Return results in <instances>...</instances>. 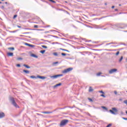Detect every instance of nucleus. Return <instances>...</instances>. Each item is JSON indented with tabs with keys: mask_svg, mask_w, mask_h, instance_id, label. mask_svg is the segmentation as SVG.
<instances>
[{
	"mask_svg": "<svg viewBox=\"0 0 127 127\" xmlns=\"http://www.w3.org/2000/svg\"><path fill=\"white\" fill-rule=\"evenodd\" d=\"M60 50H63V51H66V52H69V51L68 50L64 49L61 48Z\"/></svg>",
	"mask_w": 127,
	"mask_h": 127,
	"instance_id": "18",
	"label": "nucleus"
},
{
	"mask_svg": "<svg viewBox=\"0 0 127 127\" xmlns=\"http://www.w3.org/2000/svg\"><path fill=\"white\" fill-rule=\"evenodd\" d=\"M69 123V120H63L60 124V127H64V126H66L67 124Z\"/></svg>",
	"mask_w": 127,
	"mask_h": 127,
	"instance_id": "2",
	"label": "nucleus"
},
{
	"mask_svg": "<svg viewBox=\"0 0 127 127\" xmlns=\"http://www.w3.org/2000/svg\"><path fill=\"white\" fill-rule=\"evenodd\" d=\"M43 114H52V112H43Z\"/></svg>",
	"mask_w": 127,
	"mask_h": 127,
	"instance_id": "16",
	"label": "nucleus"
},
{
	"mask_svg": "<svg viewBox=\"0 0 127 127\" xmlns=\"http://www.w3.org/2000/svg\"><path fill=\"white\" fill-rule=\"evenodd\" d=\"M73 70V68L72 67H69L68 68H66L63 71V73L64 74H66V73H68L69 72H71Z\"/></svg>",
	"mask_w": 127,
	"mask_h": 127,
	"instance_id": "4",
	"label": "nucleus"
},
{
	"mask_svg": "<svg viewBox=\"0 0 127 127\" xmlns=\"http://www.w3.org/2000/svg\"><path fill=\"white\" fill-rule=\"evenodd\" d=\"M119 101H122V99H120Z\"/></svg>",
	"mask_w": 127,
	"mask_h": 127,
	"instance_id": "63",
	"label": "nucleus"
},
{
	"mask_svg": "<svg viewBox=\"0 0 127 127\" xmlns=\"http://www.w3.org/2000/svg\"><path fill=\"white\" fill-rule=\"evenodd\" d=\"M23 72H24V73H25L26 74H29V70H26L24 69L23 70Z\"/></svg>",
	"mask_w": 127,
	"mask_h": 127,
	"instance_id": "13",
	"label": "nucleus"
},
{
	"mask_svg": "<svg viewBox=\"0 0 127 127\" xmlns=\"http://www.w3.org/2000/svg\"><path fill=\"white\" fill-rule=\"evenodd\" d=\"M30 56L31 57H33L34 58H38V56L34 54H31Z\"/></svg>",
	"mask_w": 127,
	"mask_h": 127,
	"instance_id": "9",
	"label": "nucleus"
},
{
	"mask_svg": "<svg viewBox=\"0 0 127 127\" xmlns=\"http://www.w3.org/2000/svg\"><path fill=\"white\" fill-rule=\"evenodd\" d=\"M124 104H126L127 106V100L124 101Z\"/></svg>",
	"mask_w": 127,
	"mask_h": 127,
	"instance_id": "32",
	"label": "nucleus"
},
{
	"mask_svg": "<svg viewBox=\"0 0 127 127\" xmlns=\"http://www.w3.org/2000/svg\"><path fill=\"white\" fill-rule=\"evenodd\" d=\"M29 47H32V48H33V47H35V46L33 45H31V44H29L28 46Z\"/></svg>",
	"mask_w": 127,
	"mask_h": 127,
	"instance_id": "20",
	"label": "nucleus"
},
{
	"mask_svg": "<svg viewBox=\"0 0 127 127\" xmlns=\"http://www.w3.org/2000/svg\"><path fill=\"white\" fill-rule=\"evenodd\" d=\"M29 44L27 43H25V45H26V46H28Z\"/></svg>",
	"mask_w": 127,
	"mask_h": 127,
	"instance_id": "46",
	"label": "nucleus"
},
{
	"mask_svg": "<svg viewBox=\"0 0 127 127\" xmlns=\"http://www.w3.org/2000/svg\"><path fill=\"white\" fill-rule=\"evenodd\" d=\"M122 119L123 120H125V121H127V118H126L123 117V118H122Z\"/></svg>",
	"mask_w": 127,
	"mask_h": 127,
	"instance_id": "42",
	"label": "nucleus"
},
{
	"mask_svg": "<svg viewBox=\"0 0 127 127\" xmlns=\"http://www.w3.org/2000/svg\"><path fill=\"white\" fill-rule=\"evenodd\" d=\"M17 27H18V28H21V26H20L17 25Z\"/></svg>",
	"mask_w": 127,
	"mask_h": 127,
	"instance_id": "49",
	"label": "nucleus"
},
{
	"mask_svg": "<svg viewBox=\"0 0 127 127\" xmlns=\"http://www.w3.org/2000/svg\"><path fill=\"white\" fill-rule=\"evenodd\" d=\"M49 32V31H46L45 32V33H48Z\"/></svg>",
	"mask_w": 127,
	"mask_h": 127,
	"instance_id": "53",
	"label": "nucleus"
},
{
	"mask_svg": "<svg viewBox=\"0 0 127 127\" xmlns=\"http://www.w3.org/2000/svg\"><path fill=\"white\" fill-rule=\"evenodd\" d=\"M119 10L118 9H115V11H118Z\"/></svg>",
	"mask_w": 127,
	"mask_h": 127,
	"instance_id": "54",
	"label": "nucleus"
},
{
	"mask_svg": "<svg viewBox=\"0 0 127 127\" xmlns=\"http://www.w3.org/2000/svg\"><path fill=\"white\" fill-rule=\"evenodd\" d=\"M62 56H66L67 55V54H66L65 53H62Z\"/></svg>",
	"mask_w": 127,
	"mask_h": 127,
	"instance_id": "27",
	"label": "nucleus"
},
{
	"mask_svg": "<svg viewBox=\"0 0 127 127\" xmlns=\"http://www.w3.org/2000/svg\"><path fill=\"white\" fill-rule=\"evenodd\" d=\"M16 17H17V15L15 14L13 16V19H14L16 18Z\"/></svg>",
	"mask_w": 127,
	"mask_h": 127,
	"instance_id": "25",
	"label": "nucleus"
},
{
	"mask_svg": "<svg viewBox=\"0 0 127 127\" xmlns=\"http://www.w3.org/2000/svg\"><path fill=\"white\" fill-rule=\"evenodd\" d=\"M49 1H51V2H53V3H56V1L53 0H49Z\"/></svg>",
	"mask_w": 127,
	"mask_h": 127,
	"instance_id": "23",
	"label": "nucleus"
},
{
	"mask_svg": "<svg viewBox=\"0 0 127 127\" xmlns=\"http://www.w3.org/2000/svg\"><path fill=\"white\" fill-rule=\"evenodd\" d=\"M29 32H25V33H23V34H29Z\"/></svg>",
	"mask_w": 127,
	"mask_h": 127,
	"instance_id": "44",
	"label": "nucleus"
},
{
	"mask_svg": "<svg viewBox=\"0 0 127 127\" xmlns=\"http://www.w3.org/2000/svg\"><path fill=\"white\" fill-rule=\"evenodd\" d=\"M99 93H101V94H105V92H104V91H103L102 90L99 91Z\"/></svg>",
	"mask_w": 127,
	"mask_h": 127,
	"instance_id": "36",
	"label": "nucleus"
},
{
	"mask_svg": "<svg viewBox=\"0 0 127 127\" xmlns=\"http://www.w3.org/2000/svg\"><path fill=\"white\" fill-rule=\"evenodd\" d=\"M42 47L43 48H45V49H47V46H44V45H42Z\"/></svg>",
	"mask_w": 127,
	"mask_h": 127,
	"instance_id": "26",
	"label": "nucleus"
},
{
	"mask_svg": "<svg viewBox=\"0 0 127 127\" xmlns=\"http://www.w3.org/2000/svg\"><path fill=\"white\" fill-rule=\"evenodd\" d=\"M102 109H104V110H108V109L106 108V107H105V106H102Z\"/></svg>",
	"mask_w": 127,
	"mask_h": 127,
	"instance_id": "30",
	"label": "nucleus"
},
{
	"mask_svg": "<svg viewBox=\"0 0 127 127\" xmlns=\"http://www.w3.org/2000/svg\"><path fill=\"white\" fill-rule=\"evenodd\" d=\"M110 43H111V44H114V43H113V42Z\"/></svg>",
	"mask_w": 127,
	"mask_h": 127,
	"instance_id": "61",
	"label": "nucleus"
},
{
	"mask_svg": "<svg viewBox=\"0 0 127 127\" xmlns=\"http://www.w3.org/2000/svg\"><path fill=\"white\" fill-rule=\"evenodd\" d=\"M93 91H94V89L92 88V86H90L89 88V92L91 93V92H93Z\"/></svg>",
	"mask_w": 127,
	"mask_h": 127,
	"instance_id": "12",
	"label": "nucleus"
},
{
	"mask_svg": "<svg viewBox=\"0 0 127 127\" xmlns=\"http://www.w3.org/2000/svg\"><path fill=\"white\" fill-rule=\"evenodd\" d=\"M30 78H31L32 79H37V76H35L34 75H31L30 76Z\"/></svg>",
	"mask_w": 127,
	"mask_h": 127,
	"instance_id": "14",
	"label": "nucleus"
},
{
	"mask_svg": "<svg viewBox=\"0 0 127 127\" xmlns=\"http://www.w3.org/2000/svg\"><path fill=\"white\" fill-rule=\"evenodd\" d=\"M112 8H115V6H112Z\"/></svg>",
	"mask_w": 127,
	"mask_h": 127,
	"instance_id": "51",
	"label": "nucleus"
},
{
	"mask_svg": "<svg viewBox=\"0 0 127 127\" xmlns=\"http://www.w3.org/2000/svg\"><path fill=\"white\" fill-rule=\"evenodd\" d=\"M8 50H12V51H13V50H14V48L13 47H9L8 48Z\"/></svg>",
	"mask_w": 127,
	"mask_h": 127,
	"instance_id": "15",
	"label": "nucleus"
},
{
	"mask_svg": "<svg viewBox=\"0 0 127 127\" xmlns=\"http://www.w3.org/2000/svg\"><path fill=\"white\" fill-rule=\"evenodd\" d=\"M55 44H58V42H55Z\"/></svg>",
	"mask_w": 127,
	"mask_h": 127,
	"instance_id": "59",
	"label": "nucleus"
},
{
	"mask_svg": "<svg viewBox=\"0 0 127 127\" xmlns=\"http://www.w3.org/2000/svg\"><path fill=\"white\" fill-rule=\"evenodd\" d=\"M5 117V114L3 112H0V119H3Z\"/></svg>",
	"mask_w": 127,
	"mask_h": 127,
	"instance_id": "6",
	"label": "nucleus"
},
{
	"mask_svg": "<svg viewBox=\"0 0 127 127\" xmlns=\"http://www.w3.org/2000/svg\"><path fill=\"white\" fill-rule=\"evenodd\" d=\"M34 27L35 28H38V25H35L34 26Z\"/></svg>",
	"mask_w": 127,
	"mask_h": 127,
	"instance_id": "31",
	"label": "nucleus"
},
{
	"mask_svg": "<svg viewBox=\"0 0 127 127\" xmlns=\"http://www.w3.org/2000/svg\"><path fill=\"white\" fill-rule=\"evenodd\" d=\"M53 37H55L56 38H58V36H52Z\"/></svg>",
	"mask_w": 127,
	"mask_h": 127,
	"instance_id": "48",
	"label": "nucleus"
},
{
	"mask_svg": "<svg viewBox=\"0 0 127 127\" xmlns=\"http://www.w3.org/2000/svg\"><path fill=\"white\" fill-rule=\"evenodd\" d=\"M59 63L58 62H56L53 63V64H58Z\"/></svg>",
	"mask_w": 127,
	"mask_h": 127,
	"instance_id": "43",
	"label": "nucleus"
},
{
	"mask_svg": "<svg viewBox=\"0 0 127 127\" xmlns=\"http://www.w3.org/2000/svg\"><path fill=\"white\" fill-rule=\"evenodd\" d=\"M16 30H15V31H12L11 32H12L13 33H14V32H16Z\"/></svg>",
	"mask_w": 127,
	"mask_h": 127,
	"instance_id": "50",
	"label": "nucleus"
},
{
	"mask_svg": "<svg viewBox=\"0 0 127 127\" xmlns=\"http://www.w3.org/2000/svg\"><path fill=\"white\" fill-rule=\"evenodd\" d=\"M121 115H122V116H124V115H125V113H124V112L123 111H121Z\"/></svg>",
	"mask_w": 127,
	"mask_h": 127,
	"instance_id": "39",
	"label": "nucleus"
},
{
	"mask_svg": "<svg viewBox=\"0 0 127 127\" xmlns=\"http://www.w3.org/2000/svg\"><path fill=\"white\" fill-rule=\"evenodd\" d=\"M100 96L101 97H103V98H106V96H105L104 94H101Z\"/></svg>",
	"mask_w": 127,
	"mask_h": 127,
	"instance_id": "37",
	"label": "nucleus"
},
{
	"mask_svg": "<svg viewBox=\"0 0 127 127\" xmlns=\"http://www.w3.org/2000/svg\"><path fill=\"white\" fill-rule=\"evenodd\" d=\"M51 78H53L54 79H56V78H57V75H55L53 76H51Z\"/></svg>",
	"mask_w": 127,
	"mask_h": 127,
	"instance_id": "19",
	"label": "nucleus"
},
{
	"mask_svg": "<svg viewBox=\"0 0 127 127\" xmlns=\"http://www.w3.org/2000/svg\"><path fill=\"white\" fill-rule=\"evenodd\" d=\"M63 76V74H57V77L58 78V77H62Z\"/></svg>",
	"mask_w": 127,
	"mask_h": 127,
	"instance_id": "24",
	"label": "nucleus"
},
{
	"mask_svg": "<svg viewBox=\"0 0 127 127\" xmlns=\"http://www.w3.org/2000/svg\"><path fill=\"white\" fill-rule=\"evenodd\" d=\"M0 8H1L2 9H4V6L3 5L1 6Z\"/></svg>",
	"mask_w": 127,
	"mask_h": 127,
	"instance_id": "34",
	"label": "nucleus"
},
{
	"mask_svg": "<svg viewBox=\"0 0 127 127\" xmlns=\"http://www.w3.org/2000/svg\"><path fill=\"white\" fill-rule=\"evenodd\" d=\"M16 66L17 67H20V64H17Z\"/></svg>",
	"mask_w": 127,
	"mask_h": 127,
	"instance_id": "45",
	"label": "nucleus"
},
{
	"mask_svg": "<svg viewBox=\"0 0 127 127\" xmlns=\"http://www.w3.org/2000/svg\"><path fill=\"white\" fill-rule=\"evenodd\" d=\"M5 4H7V2H5Z\"/></svg>",
	"mask_w": 127,
	"mask_h": 127,
	"instance_id": "60",
	"label": "nucleus"
},
{
	"mask_svg": "<svg viewBox=\"0 0 127 127\" xmlns=\"http://www.w3.org/2000/svg\"><path fill=\"white\" fill-rule=\"evenodd\" d=\"M52 44H55V42L52 43Z\"/></svg>",
	"mask_w": 127,
	"mask_h": 127,
	"instance_id": "62",
	"label": "nucleus"
},
{
	"mask_svg": "<svg viewBox=\"0 0 127 127\" xmlns=\"http://www.w3.org/2000/svg\"><path fill=\"white\" fill-rule=\"evenodd\" d=\"M9 101L11 103V104L14 106L15 108H19V106L16 104V102H15V100H14V98L12 97H9Z\"/></svg>",
	"mask_w": 127,
	"mask_h": 127,
	"instance_id": "1",
	"label": "nucleus"
},
{
	"mask_svg": "<svg viewBox=\"0 0 127 127\" xmlns=\"http://www.w3.org/2000/svg\"><path fill=\"white\" fill-rule=\"evenodd\" d=\"M91 41V40H88V41H87V42H90Z\"/></svg>",
	"mask_w": 127,
	"mask_h": 127,
	"instance_id": "57",
	"label": "nucleus"
},
{
	"mask_svg": "<svg viewBox=\"0 0 127 127\" xmlns=\"http://www.w3.org/2000/svg\"><path fill=\"white\" fill-rule=\"evenodd\" d=\"M108 16H104V17H102L101 18H99L98 19H102V18H105V17H108Z\"/></svg>",
	"mask_w": 127,
	"mask_h": 127,
	"instance_id": "29",
	"label": "nucleus"
},
{
	"mask_svg": "<svg viewBox=\"0 0 127 127\" xmlns=\"http://www.w3.org/2000/svg\"><path fill=\"white\" fill-rule=\"evenodd\" d=\"M109 112L112 114V115H118V113H117L118 111V109L116 108H112V110H110Z\"/></svg>",
	"mask_w": 127,
	"mask_h": 127,
	"instance_id": "3",
	"label": "nucleus"
},
{
	"mask_svg": "<svg viewBox=\"0 0 127 127\" xmlns=\"http://www.w3.org/2000/svg\"><path fill=\"white\" fill-rule=\"evenodd\" d=\"M25 29H27V30H31V29H29V28H25ZM32 30H35V29H32Z\"/></svg>",
	"mask_w": 127,
	"mask_h": 127,
	"instance_id": "38",
	"label": "nucleus"
},
{
	"mask_svg": "<svg viewBox=\"0 0 127 127\" xmlns=\"http://www.w3.org/2000/svg\"><path fill=\"white\" fill-rule=\"evenodd\" d=\"M23 66H24V67H25V68H27V69H30V66L27 64H24Z\"/></svg>",
	"mask_w": 127,
	"mask_h": 127,
	"instance_id": "11",
	"label": "nucleus"
},
{
	"mask_svg": "<svg viewBox=\"0 0 127 127\" xmlns=\"http://www.w3.org/2000/svg\"><path fill=\"white\" fill-rule=\"evenodd\" d=\"M50 31H51V32L55 31V30H51Z\"/></svg>",
	"mask_w": 127,
	"mask_h": 127,
	"instance_id": "55",
	"label": "nucleus"
},
{
	"mask_svg": "<svg viewBox=\"0 0 127 127\" xmlns=\"http://www.w3.org/2000/svg\"><path fill=\"white\" fill-rule=\"evenodd\" d=\"M112 127V124H109L106 127Z\"/></svg>",
	"mask_w": 127,
	"mask_h": 127,
	"instance_id": "40",
	"label": "nucleus"
},
{
	"mask_svg": "<svg viewBox=\"0 0 127 127\" xmlns=\"http://www.w3.org/2000/svg\"><path fill=\"white\" fill-rule=\"evenodd\" d=\"M61 85H62V83H61L57 84H56V85L54 86V88H56L57 87H59V86H61Z\"/></svg>",
	"mask_w": 127,
	"mask_h": 127,
	"instance_id": "10",
	"label": "nucleus"
},
{
	"mask_svg": "<svg viewBox=\"0 0 127 127\" xmlns=\"http://www.w3.org/2000/svg\"><path fill=\"white\" fill-rule=\"evenodd\" d=\"M53 55L56 56V57H58V54L57 52L53 53Z\"/></svg>",
	"mask_w": 127,
	"mask_h": 127,
	"instance_id": "17",
	"label": "nucleus"
},
{
	"mask_svg": "<svg viewBox=\"0 0 127 127\" xmlns=\"http://www.w3.org/2000/svg\"><path fill=\"white\" fill-rule=\"evenodd\" d=\"M105 5H107L108 4L107 3H105Z\"/></svg>",
	"mask_w": 127,
	"mask_h": 127,
	"instance_id": "64",
	"label": "nucleus"
},
{
	"mask_svg": "<svg viewBox=\"0 0 127 127\" xmlns=\"http://www.w3.org/2000/svg\"><path fill=\"white\" fill-rule=\"evenodd\" d=\"M7 56H8L9 57H13V53L9 52L8 53H7Z\"/></svg>",
	"mask_w": 127,
	"mask_h": 127,
	"instance_id": "8",
	"label": "nucleus"
},
{
	"mask_svg": "<svg viewBox=\"0 0 127 127\" xmlns=\"http://www.w3.org/2000/svg\"><path fill=\"white\" fill-rule=\"evenodd\" d=\"M114 94H115V95H117V94H118V92H117V91H114Z\"/></svg>",
	"mask_w": 127,
	"mask_h": 127,
	"instance_id": "47",
	"label": "nucleus"
},
{
	"mask_svg": "<svg viewBox=\"0 0 127 127\" xmlns=\"http://www.w3.org/2000/svg\"><path fill=\"white\" fill-rule=\"evenodd\" d=\"M46 27H50V25H48Z\"/></svg>",
	"mask_w": 127,
	"mask_h": 127,
	"instance_id": "52",
	"label": "nucleus"
},
{
	"mask_svg": "<svg viewBox=\"0 0 127 127\" xmlns=\"http://www.w3.org/2000/svg\"><path fill=\"white\" fill-rule=\"evenodd\" d=\"M37 115H38V116H40L41 115V114H37Z\"/></svg>",
	"mask_w": 127,
	"mask_h": 127,
	"instance_id": "58",
	"label": "nucleus"
},
{
	"mask_svg": "<svg viewBox=\"0 0 127 127\" xmlns=\"http://www.w3.org/2000/svg\"><path fill=\"white\" fill-rule=\"evenodd\" d=\"M119 54H120V52H119V51H118V52H117L116 53V55L117 56H118V55H119Z\"/></svg>",
	"mask_w": 127,
	"mask_h": 127,
	"instance_id": "35",
	"label": "nucleus"
},
{
	"mask_svg": "<svg viewBox=\"0 0 127 127\" xmlns=\"http://www.w3.org/2000/svg\"><path fill=\"white\" fill-rule=\"evenodd\" d=\"M101 74H102V72H98V73H97V76H100Z\"/></svg>",
	"mask_w": 127,
	"mask_h": 127,
	"instance_id": "28",
	"label": "nucleus"
},
{
	"mask_svg": "<svg viewBox=\"0 0 127 127\" xmlns=\"http://www.w3.org/2000/svg\"><path fill=\"white\" fill-rule=\"evenodd\" d=\"M17 60H22V58H18Z\"/></svg>",
	"mask_w": 127,
	"mask_h": 127,
	"instance_id": "33",
	"label": "nucleus"
},
{
	"mask_svg": "<svg viewBox=\"0 0 127 127\" xmlns=\"http://www.w3.org/2000/svg\"><path fill=\"white\" fill-rule=\"evenodd\" d=\"M37 78H38L39 79H41V80H44L45 79H46V77L40 76L39 75H38L37 76Z\"/></svg>",
	"mask_w": 127,
	"mask_h": 127,
	"instance_id": "7",
	"label": "nucleus"
},
{
	"mask_svg": "<svg viewBox=\"0 0 127 127\" xmlns=\"http://www.w3.org/2000/svg\"><path fill=\"white\" fill-rule=\"evenodd\" d=\"M123 59H124V57L121 56V58L119 60V62H122V61H123Z\"/></svg>",
	"mask_w": 127,
	"mask_h": 127,
	"instance_id": "21",
	"label": "nucleus"
},
{
	"mask_svg": "<svg viewBox=\"0 0 127 127\" xmlns=\"http://www.w3.org/2000/svg\"><path fill=\"white\" fill-rule=\"evenodd\" d=\"M117 71H118V69H117V68H113L110 70L109 73V74H113V73H115V72H117Z\"/></svg>",
	"mask_w": 127,
	"mask_h": 127,
	"instance_id": "5",
	"label": "nucleus"
},
{
	"mask_svg": "<svg viewBox=\"0 0 127 127\" xmlns=\"http://www.w3.org/2000/svg\"><path fill=\"white\" fill-rule=\"evenodd\" d=\"M40 53H41L42 54H44V53H45V50H42L40 51Z\"/></svg>",
	"mask_w": 127,
	"mask_h": 127,
	"instance_id": "22",
	"label": "nucleus"
},
{
	"mask_svg": "<svg viewBox=\"0 0 127 127\" xmlns=\"http://www.w3.org/2000/svg\"><path fill=\"white\" fill-rule=\"evenodd\" d=\"M88 100L90 101V102H93V100L91 98H88Z\"/></svg>",
	"mask_w": 127,
	"mask_h": 127,
	"instance_id": "41",
	"label": "nucleus"
},
{
	"mask_svg": "<svg viewBox=\"0 0 127 127\" xmlns=\"http://www.w3.org/2000/svg\"><path fill=\"white\" fill-rule=\"evenodd\" d=\"M110 44H111V43L107 44L106 45H110Z\"/></svg>",
	"mask_w": 127,
	"mask_h": 127,
	"instance_id": "56",
	"label": "nucleus"
}]
</instances>
